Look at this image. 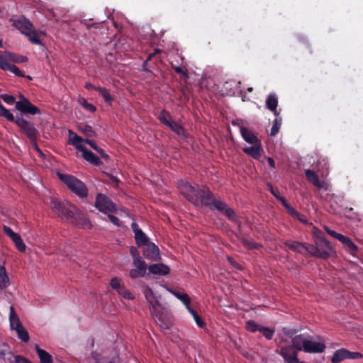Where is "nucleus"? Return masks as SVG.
<instances>
[{
    "label": "nucleus",
    "instance_id": "nucleus-1",
    "mask_svg": "<svg viewBox=\"0 0 363 363\" xmlns=\"http://www.w3.org/2000/svg\"><path fill=\"white\" fill-rule=\"evenodd\" d=\"M179 188L182 194L194 205L216 209L229 219L235 218V211L229 208L224 201L216 199L208 186H199V185L195 186L189 182H182Z\"/></svg>",
    "mask_w": 363,
    "mask_h": 363
},
{
    "label": "nucleus",
    "instance_id": "nucleus-2",
    "mask_svg": "<svg viewBox=\"0 0 363 363\" xmlns=\"http://www.w3.org/2000/svg\"><path fill=\"white\" fill-rule=\"evenodd\" d=\"M50 206L55 214L65 219L72 225L82 228L90 226V223L86 216L74 205L52 198Z\"/></svg>",
    "mask_w": 363,
    "mask_h": 363
},
{
    "label": "nucleus",
    "instance_id": "nucleus-3",
    "mask_svg": "<svg viewBox=\"0 0 363 363\" xmlns=\"http://www.w3.org/2000/svg\"><path fill=\"white\" fill-rule=\"evenodd\" d=\"M0 116L4 117L9 122L15 123L19 128L20 130L26 135L30 143L35 147L36 150L40 151L36 143L39 133L35 127L34 123L25 119L21 114H17L14 116L9 110L4 106H0Z\"/></svg>",
    "mask_w": 363,
    "mask_h": 363
},
{
    "label": "nucleus",
    "instance_id": "nucleus-4",
    "mask_svg": "<svg viewBox=\"0 0 363 363\" xmlns=\"http://www.w3.org/2000/svg\"><path fill=\"white\" fill-rule=\"evenodd\" d=\"M13 26L20 32L28 37V40L35 45H40L41 41L37 31L34 29L33 23L24 16L13 18Z\"/></svg>",
    "mask_w": 363,
    "mask_h": 363
},
{
    "label": "nucleus",
    "instance_id": "nucleus-5",
    "mask_svg": "<svg viewBox=\"0 0 363 363\" xmlns=\"http://www.w3.org/2000/svg\"><path fill=\"white\" fill-rule=\"evenodd\" d=\"M57 177L67 188L80 198H85L88 195V189L86 184L77 177L67 174L57 172Z\"/></svg>",
    "mask_w": 363,
    "mask_h": 363
},
{
    "label": "nucleus",
    "instance_id": "nucleus-6",
    "mask_svg": "<svg viewBox=\"0 0 363 363\" xmlns=\"http://www.w3.org/2000/svg\"><path fill=\"white\" fill-rule=\"evenodd\" d=\"M150 311L155 322L162 330L170 329L173 325V320L167 311L157 307Z\"/></svg>",
    "mask_w": 363,
    "mask_h": 363
},
{
    "label": "nucleus",
    "instance_id": "nucleus-7",
    "mask_svg": "<svg viewBox=\"0 0 363 363\" xmlns=\"http://www.w3.org/2000/svg\"><path fill=\"white\" fill-rule=\"evenodd\" d=\"M21 100L16 102L15 108L21 112L20 114L27 115H36L40 114V109L36 106L33 105L28 99L25 98L23 95L20 96Z\"/></svg>",
    "mask_w": 363,
    "mask_h": 363
},
{
    "label": "nucleus",
    "instance_id": "nucleus-8",
    "mask_svg": "<svg viewBox=\"0 0 363 363\" xmlns=\"http://www.w3.org/2000/svg\"><path fill=\"white\" fill-rule=\"evenodd\" d=\"M95 207L104 213H114L116 211L115 204L104 194H98L96 198Z\"/></svg>",
    "mask_w": 363,
    "mask_h": 363
},
{
    "label": "nucleus",
    "instance_id": "nucleus-9",
    "mask_svg": "<svg viewBox=\"0 0 363 363\" xmlns=\"http://www.w3.org/2000/svg\"><path fill=\"white\" fill-rule=\"evenodd\" d=\"M278 353L283 357L284 363H296L298 359V352L291 345L281 347Z\"/></svg>",
    "mask_w": 363,
    "mask_h": 363
},
{
    "label": "nucleus",
    "instance_id": "nucleus-10",
    "mask_svg": "<svg viewBox=\"0 0 363 363\" xmlns=\"http://www.w3.org/2000/svg\"><path fill=\"white\" fill-rule=\"evenodd\" d=\"M4 233L13 240V242L15 243L16 248L20 252H25L26 245L24 244L23 240L18 233H15L9 226H4Z\"/></svg>",
    "mask_w": 363,
    "mask_h": 363
},
{
    "label": "nucleus",
    "instance_id": "nucleus-11",
    "mask_svg": "<svg viewBox=\"0 0 363 363\" xmlns=\"http://www.w3.org/2000/svg\"><path fill=\"white\" fill-rule=\"evenodd\" d=\"M143 248V256L152 261H157L160 259V250L157 245L152 242H148L145 245Z\"/></svg>",
    "mask_w": 363,
    "mask_h": 363
},
{
    "label": "nucleus",
    "instance_id": "nucleus-12",
    "mask_svg": "<svg viewBox=\"0 0 363 363\" xmlns=\"http://www.w3.org/2000/svg\"><path fill=\"white\" fill-rule=\"evenodd\" d=\"M308 252L311 256L315 257L318 258L327 259L329 258V254L328 253L327 249H320L318 246L315 244L309 245L306 243V248H304V252Z\"/></svg>",
    "mask_w": 363,
    "mask_h": 363
},
{
    "label": "nucleus",
    "instance_id": "nucleus-13",
    "mask_svg": "<svg viewBox=\"0 0 363 363\" xmlns=\"http://www.w3.org/2000/svg\"><path fill=\"white\" fill-rule=\"evenodd\" d=\"M305 352L308 353H322L325 351L326 346L323 342H316L308 338L306 342Z\"/></svg>",
    "mask_w": 363,
    "mask_h": 363
},
{
    "label": "nucleus",
    "instance_id": "nucleus-14",
    "mask_svg": "<svg viewBox=\"0 0 363 363\" xmlns=\"http://www.w3.org/2000/svg\"><path fill=\"white\" fill-rule=\"evenodd\" d=\"M16 355L10 350L9 345L0 340V358L4 360V363H12Z\"/></svg>",
    "mask_w": 363,
    "mask_h": 363
},
{
    "label": "nucleus",
    "instance_id": "nucleus-15",
    "mask_svg": "<svg viewBox=\"0 0 363 363\" xmlns=\"http://www.w3.org/2000/svg\"><path fill=\"white\" fill-rule=\"evenodd\" d=\"M240 134L243 140L249 144L254 145L261 143L254 133L244 126H240Z\"/></svg>",
    "mask_w": 363,
    "mask_h": 363
},
{
    "label": "nucleus",
    "instance_id": "nucleus-16",
    "mask_svg": "<svg viewBox=\"0 0 363 363\" xmlns=\"http://www.w3.org/2000/svg\"><path fill=\"white\" fill-rule=\"evenodd\" d=\"M308 340V337L304 334L295 335L292 338V347H294L297 352L305 351L306 343Z\"/></svg>",
    "mask_w": 363,
    "mask_h": 363
},
{
    "label": "nucleus",
    "instance_id": "nucleus-17",
    "mask_svg": "<svg viewBox=\"0 0 363 363\" xmlns=\"http://www.w3.org/2000/svg\"><path fill=\"white\" fill-rule=\"evenodd\" d=\"M242 152L255 160H259L262 155L261 143L254 144L251 147H243Z\"/></svg>",
    "mask_w": 363,
    "mask_h": 363
},
{
    "label": "nucleus",
    "instance_id": "nucleus-18",
    "mask_svg": "<svg viewBox=\"0 0 363 363\" xmlns=\"http://www.w3.org/2000/svg\"><path fill=\"white\" fill-rule=\"evenodd\" d=\"M144 295L148 303L150 311L157 308V306H160L159 301L156 298L153 291L149 286H147L145 289Z\"/></svg>",
    "mask_w": 363,
    "mask_h": 363
},
{
    "label": "nucleus",
    "instance_id": "nucleus-19",
    "mask_svg": "<svg viewBox=\"0 0 363 363\" xmlns=\"http://www.w3.org/2000/svg\"><path fill=\"white\" fill-rule=\"evenodd\" d=\"M150 273L156 275L164 276L169 273V267L162 263L153 264L148 267Z\"/></svg>",
    "mask_w": 363,
    "mask_h": 363
},
{
    "label": "nucleus",
    "instance_id": "nucleus-20",
    "mask_svg": "<svg viewBox=\"0 0 363 363\" xmlns=\"http://www.w3.org/2000/svg\"><path fill=\"white\" fill-rule=\"evenodd\" d=\"M81 152H82L83 158L90 164L96 167L101 166L103 164L100 158L86 147L83 149Z\"/></svg>",
    "mask_w": 363,
    "mask_h": 363
},
{
    "label": "nucleus",
    "instance_id": "nucleus-21",
    "mask_svg": "<svg viewBox=\"0 0 363 363\" xmlns=\"http://www.w3.org/2000/svg\"><path fill=\"white\" fill-rule=\"evenodd\" d=\"M4 61L11 62L15 63H23L28 61V57L22 55H19L11 52H4Z\"/></svg>",
    "mask_w": 363,
    "mask_h": 363
},
{
    "label": "nucleus",
    "instance_id": "nucleus-22",
    "mask_svg": "<svg viewBox=\"0 0 363 363\" xmlns=\"http://www.w3.org/2000/svg\"><path fill=\"white\" fill-rule=\"evenodd\" d=\"M9 310V323L11 329L16 330V328L23 326L18 315L15 311L14 307L13 306H11Z\"/></svg>",
    "mask_w": 363,
    "mask_h": 363
},
{
    "label": "nucleus",
    "instance_id": "nucleus-23",
    "mask_svg": "<svg viewBox=\"0 0 363 363\" xmlns=\"http://www.w3.org/2000/svg\"><path fill=\"white\" fill-rule=\"evenodd\" d=\"M305 175L308 181L312 183L315 187L322 189L323 187V183L320 181L318 174L311 169H306L305 171Z\"/></svg>",
    "mask_w": 363,
    "mask_h": 363
},
{
    "label": "nucleus",
    "instance_id": "nucleus-24",
    "mask_svg": "<svg viewBox=\"0 0 363 363\" xmlns=\"http://www.w3.org/2000/svg\"><path fill=\"white\" fill-rule=\"evenodd\" d=\"M69 140L71 144L76 147L79 151H82L86 147L82 144L85 142L80 136L74 133L72 130H69Z\"/></svg>",
    "mask_w": 363,
    "mask_h": 363
},
{
    "label": "nucleus",
    "instance_id": "nucleus-25",
    "mask_svg": "<svg viewBox=\"0 0 363 363\" xmlns=\"http://www.w3.org/2000/svg\"><path fill=\"white\" fill-rule=\"evenodd\" d=\"M266 106L269 110L274 113V115H279V113L277 110L278 106V99L275 94H270L268 96L266 100Z\"/></svg>",
    "mask_w": 363,
    "mask_h": 363
},
{
    "label": "nucleus",
    "instance_id": "nucleus-26",
    "mask_svg": "<svg viewBox=\"0 0 363 363\" xmlns=\"http://www.w3.org/2000/svg\"><path fill=\"white\" fill-rule=\"evenodd\" d=\"M0 68L3 70H8L13 73L15 75L21 77H23L24 74L23 72L14 65H12L8 62L1 61Z\"/></svg>",
    "mask_w": 363,
    "mask_h": 363
},
{
    "label": "nucleus",
    "instance_id": "nucleus-27",
    "mask_svg": "<svg viewBox=\"0 0 363 363\" xmlns=\"http://www.w3.org/2000/svg\"><path fill=\"white\" fill-rule=\"evenodd\" d=\"M284 245L288 247L290 250L298 252L300 254L304 253V248H306L305 242H300L298 241L287 240L284 242Z\"/></svg>",
    "mask_w": 363,
    "mask_h": 363
},
{
    "label": "nucleus",
    "instance_id": "nucleus-28",
    "mask_svg": "<svg viewBox=\"0 0 363 363\" xmlns=\"http://www.w3.org/2000/svg\"><path fill=\"white\" fill-rule=\"evenodd\" d=\"M35 351L41 363H52V355L45 350L41 349L38 345H35Z\"/></svg>",
    "mask_w": 363,
    "mask_h": 363
},
{
    "label": "nucleus",
    "instance_id": "nucleus-29",
    "mask_svg": "<svg viewBox=\"0 0 363 363\" xmlns=\"http://www.w3.org/2000/svg\"><path fill=\"white\" fill-rule=\"evenodd\" d=\"M172 131H174L178 135H181L185 138L188 137L184 128L179 123L172 121L168 126Z\"/></svg>",
    "mask_w": 363,
    "mask_h": 363
},
{
    "label": "nucleus",
    "instance_id": "nucleus-30",
    "mask_svg": "<svg viewBox=\"0 0 363 363\" xmlns=\"http://www.w3.org/2000/svg\"><path fill=\"white\" fill-rule=\"evenodd\" d=\"M346 353L347 350L344 348L336 350L331 358V362L333 363H339L344 359H347V355Z\"/></svg>",
    "mask_w": 363,
    "mask_h": 363
},
{
    "label": "nucleus",
    "instance_id": "nucleus-31",
    "mask_svg": "<svg viewBox=\"0 0 363 363\" xmlns=\"http://www.w3.org/2000/svg\"><path fill=\"white\" fill-rule=\"evenodd\" d=\"M315 244L319 247L320 249H327L329 257L330 256L333 247L330 242L325 238H318Z\"/></svg>",
    "mask_w": 363,
    "mask_h": 363
},
{
    "label": "nucleus",
    "instance_id": "nucleus-32",
    "mask_svg": "<svg viewBox=\"0 0 363 363\" xmlns=\"http://www.w3.org/2000/svg\"><path fill=\"white\" fill-rule=\"evenodd\" d=\"M344 239L338 240L340 241L347 250L351 253L354 254L357 251V246L351 240V239L347 236L343 235Z\"/></svg>",
    "mask_w": 363,
    "mask_h": 363
},
{
    "label": "nucleus",
    "instance_id": "nucleus-33",
    "mask_svg": "<svg viewBox=\"0 0 363 363\" xmlns=\"http://www.w3.org/2000/svg\"><path fill=\"white\" fill-rule=\"evenodd\" d=\"M85 143L90 145L91 148H93L94 150H96L102 158L108 160L109 158L108 155L104 152L103 149L99 147L96 143L94 140L86 139Z\"/></svg>",
    "mask_w": 363,
    "mask_h": 363
},
{
    "label": "nucleus",
    "instance_id": "nucleus-34",
    "mask_svg": "<svg viewBox=\"0 0 363 363\" xmlns=\"http://www.w3.org/2000/svg\"><path fill=\"white\" fill-rule=\"evenodd\" d=\"M9 284V278L6 272L5 267H0V289H3L8 286Z\"/></svg>",
    "mask_w": 363,
    "mask_h": 363
},
{
    "label": "nucleus",
    "instance_id": "nucleus-35",
    "mask_svg": "<svg viewBox=\"0 0 363 363\" xmlns=\"http://www.w3.org/2000/svg\"><path fill=\"white\" fill-rule=\"evenodd\" d=\"M135 239L137 245L140 247L148 243V238L143 230H138L135 233Z\"/></svg>",
    "mask_w": 363,
    "mask_h": 363
},
{
    "label": "nucleus",
    "instance_id": "nucleus-36",
    "mask_svg": "<svg viewBox=\"0 0 363 363\" xmlns=\"http://www.w3.org/2000/svg\"><path fill=\"white\" fill-rule=\"evenodd\" d=\"M97 91H99V94L104 98L106 104H107L109 106L112 105V103L113 101V97L109 94V92L106 88L101 86L100 88H97Z\"/></svg>",
    "mask_w": 363,
    "mask_h": 363
},
{
    "label": "nucleus",
    "instance_id": "nucleus-37",
    "mask_svg": "<svg viewBox=\"0 0 363 363\" xmlns=\"http://www.w3.org/2000/svg\"><path fill=\"white\" fill-rule=\"evenodd\" d=\"M172 294L184 303L186 309L191 308V299L186 294H182L178 291H172Z\"/></svg>",
    "mask_w": 363,
    "mask_h": 363
},
{
    "label": "nucleus",
    "instance_id": "nucleus-38",
    "mask_svg": "<svg viewBox=\"0 0 363 363\" xmlns=\"http://www.w3.org/2000/svg\"><path fill=\"white\" fill-rule=\"evenodd\" d=\"M172 118L169 112H168L167 110L165 109H162L158 116H157V118L158 120L163 124H164L165 125L168 126V125H169V123L172 122L169 121V119Z\"/></svg>",
    "mask_w": 363,
    "mask_h": 363
},
{
    "label": "nucleus",
    "instance_id": "nucleus-39",
    "mask_svg": "<svg viewBox=\"0 0 363 363\" xmlns=\"http://www.w3.org/2000/svg\"><path fill=\"white\" fill-rule=\"evenodd\" d=\"M188 311L192 315L196 325L201 328H203L206 326V323L201 318V317L197 313V312L194 310L191 307L187 309Z\"/></svg>",
    "mask_w": 363,
    "mask_h": 363
},
{
    "label": "nucleus",
    "instance_id": "nucleus-40",
    "mask_svg": "<svg viewBox=\"0 0 363 363\" xmlns=\"http://www.w3.org/2000/svg\"><path fill=\"white\" fill-rule=\"evenodd\" d=\"M262 325L257 324L255 321L252 320H250L245 323V328L247 331L250 333H255L257 331L260 332Z\"/></svg>",
    "mask_w": 363,
    "mask_h": 363
},
{
    "label": "nucleus",
    "instance_id": "nucleus-41",
    "mask_svg": "<svg viewBox=\"0 0 363 363\" xmlns=\"http://www.w3.org/2000/svg\"><path fill=\"white\" fill-rule=\"evenodd\" d=\"M17 333L18 337L23 342H27L29 340V334L23 326L15 330Z\"/></svg>",
    "mask_w": 363,
    "mask_h": 363
},
{
    "label": "nucleus",
    "instance_id": "nucleus-42",
    "mask_svg": "<svg viewBox=\"0 0 363 363\" xmlns=\"http://www.w3.org/2000/svg\"><path fill=\"white\" fill-rule=\"evenodd\" d=\"M133 264H134V266L137 269H140L141 271H143V273H146V269H147V268L148 269V267H147V264L141 258V257H139V258H137V259H133Z\"/></svg>",
    "mask_w": 363,
    "mask_h": 363
},
{
    "label": "nucleus",
    "instance_id": "nucleus-43",
    "mask_svg": "<svg viewBox=\"0 0 363 363\" xmlns=\"http://www.w3.org/2000/svg\"><path fill=\"white\" fill-rule=\"evenodd\" d=\"M281 125V118H277L274 119L273 122V125L272 127L271 131H270V136H275L278 132L279 131L280 127Z\"/></svg>",
    "mask_w": 363,
    "mask_h": 363
},
{
    "label": "nucleus",
    "instance_id": "nucleus-44",
    "mask_svg": "<svg viewBox=\"0 0 363 363\" xmlns=\"http://www.w3.org/2000/svg\"><path fill=\"white\" fill-rule=\"evenodd\" d=\"M171 65L172 69L177 72V74H181L186 78L189 77L187 69L185 68H183L181 65H179L178 63L175 64L174 62H171Z\"/></svg>",
    "mask_w": 363,
    "mask_h": 363
},
{
    "label": "nucleus",
    "instance_id": "nucleus-45",
    "mask_svg": "<svg viewBox=\"0 0 363 363\" xmlns=\"http://www.w3.org/2000/svg\"><path fill=\"white\" fill-rule=\"evenodd\" d=\"M161 52V50L159 49H156L153 52L148 55L147 60L143 64V70L145 72H150V70L147 68V62L150 61L153 57H155L156 55Z\"/></svg>",
    "mask_w": 363,
    "mask_h": 363
},
{
    "label": "nucleus",
    "instance_id": "nucleus-46",
    "mask_svg": "<svg viewBox=\"0 0 363 363\" xmlns=\"http://www.w3.org/2000/svg\"><path fill=\"white\" fill-rule=\"evenodd\" d=\"M260 333H262L267 340H272L275 333V330L274 329L262 326Z\"/></svg>",
    "mask_w": 363,
    "mask_h": 363
},
{
    "label": "nucleus",
    "instance_id": "nucleus-47",
    "mask_svg": "<svg viewBox=\"0 0 363 363\" xmlns=\"http://www.w3.org/2000/svg\"><path fill=\"white\" fill-rule=\"evenodd\" d=\"M111 286L115 289L117 292L120 291V289L124 286V285L122 284V281L121 279L118 277H114L111 280L110 283Z\"/></svg>",
    "mask_w": 363,
    "mask_h": 363
},
{
    "label": "nucleus",
    "instance_id": "nucleus-48",
    "mask_svg": "<svg viewBox=\"0 0 363 363\" xmlns=\"http://www.w3.org/2000/svg\"><path fill=\"white\" fill-rule=\"evenodd\" d=\"M117 293L125 299L132 300L134 298L133 295L125 286H123Z\"/></svg>",
    "mask_w": 363,
    "mask_h": 363
},
{
    "label": "nucleus",
    "instance_id": "nucleus-49",
    "mask_svg": "<svg viewBox=\"0 0 363 363\" xmlns=\"http://www.w3.org/2000/svg\"><path fill=\"white\" fill-rule=\"evenodd\" d=\"M242 242L245 246H247L250 250H257L262 247L261 245L247 239H243Z\"/></svg>",
    "mask_w": 363,
    "mask_h": 363
},
{
    "label": "nucleus",
    "instance_id": "nucleus-50",
    "mask_svg": "<svg viewBox=\"0 0 363 363\" xmlns=\"http://www.w3.org/2000/svg\"><path fill=\"white\" fill-rule=\"evenodd\" d=\"M281 333L284 335L293 338L296 335L297 330L294 328H283L281 330Z\"/></svg>",
    "mask_w": 363,
    "mask_h": 363
},
{
    "label": "nucleus",
    "instance_id": "nucleus-51",
    "mask_svg": "<svg viewBox=\"0 0 363 363\" xmlns=\"http://www.w3.org/2000/svg\"><path fill=\"white\" fill-rule=\"evenodd\" d=\"M324 229L330 235H331L334 238L337 240L344 239L343 235L338 233L333 230L330 229L328 226H325Z\"/></svg>",
    "mask_w": 363,
    "mask_h": 363
},
{
    "label": "nucleus",
    "instance_id": "nucleus-52",
    "mask_svg": "<svg viewBox=\"0 0 363 363\" xmlns=\"http://www.w3.org/2000/svg\"><path fill=\"white\" fill-rule=\"evenodd\" d=\"M0 98L7 104L11 105L15 103L16 99L12 95L9 94H1Z\"/></svg>",
    "mask_w": 363,
    "mask_h": 363
},
{
    "label": "nucleus",
    "instance_id": "nucleus-53",
    "mask_svg": "<svg viewBox=\"0 0 363 363\" xmlns=\"http://www.w3.org/2000/svg\"><path fill=\"white\" fill-rule=\"evenodd\" d=\"M145 275V273H143V271L138 269H133L130 271V277L133 279L143 277Z\"/></svg>",
    "mask_w": 363,
    "mask_h": 363
},
{
    "label": "nucleus",
    "instance_id": "nucleus-54",
    "mask_svg": "<svg viewBox=\"0 0 363 363\" xmlns=\"http://www.w3.org/2000/svg\"><path fill=\"white\" fill-rule=\"evenodd\" d=\"M82 131L84 134L88 137H94L95 136V132L93 130L92 127L89 125H85L82 128Z\"/></svg>",
    "mask_w": 363,
    "mask_h": 363
},
{
    "label": "nucleus",
    "instance_id": "nucleus-55",
    "mask_svg": "<svg viewBox=\"0 0 363 363\" xmlns=\"http://www.w3.org/2000/svg\"><path fill=\"white\" fill-rule=\"evenodd\" d=\"M347 359H359V358H362L363 357V355L362 354V353L360 352H350L349 350H347Z\"/></svg>",
    "mask_w": 363,
    "mask_h": 363
},
{
    "label": "nucleus",
    "instance_id": "nucleus-56",
    "mask_svg": "<svg viewBox=\"0 0 363 363\" xmlns=\"http://www.w3.org/2000/svg\"><path fill=\"white\" fill-rule=\"evenodd\" d=\"M12 362V363H32L28 359L21 355H16Z\"/></svg>",
    "mask_w": 363,
    "mask_h": 363
},
{
    "label": "nucleus",
    "instance_id": "nucleus-57",
    "mask_svg": "<svg viewBox=\"0 0 363 363\" xmlns=\"http://www.w3.org/2000/svg\"><path fill=\"white\" fill-rule=\"evenodd\" d=\"M82 105L85 109H86L92 113L94 112L96 109V107L93 104L87 102L85 99H83V101L82 102Z\"/></svg>",
    "mask_w": 363,
    "mask_h": 363
},
{
    "label": "nucleus",
    "instance_id": "nucleus-58",
    "mask_svg": "<svg viewBox=\"0 0 363 363\" xmlns=\"http://www.w3.org/2000/svg\"><path fill=\"white\" fill-rule=\"evenodd\" d=\"M328 162L326 159H322L321 160H318L317 162V165H316V167L318 168V170H320V167L322 169H328Z\"/></svg>",
    "mask_w": 363,
    "mask_h": 363
},
{
    "label": "nucleus",
    "instance_id": "nucleus-59",
    "mask_svg": "<svg viewBox=\"0 0 363 363\" xmlns=\"http://www.w3.org/2000/svg\"><path fill=\"white\" fill-rule=\"evenodd\" d=\"M286 210L291 216L296 218H299L301 214L295 208L289 206V208H286Z\"/></svg>",
    "mask_w": 363,
    "mask_h": 363
},
{
    "label": "nucleus",
    "instance_id": "nucleus-60",
    "mask_svg": "<svg viewBox=\"0 0 363 363\" xmlns=\"http://www.w3.org/2000/svg\"><path fill=\"white\" fill-rule=\"evenodd\" d=\"M267 186H268V189L269 190V191L271 192V194L274 196L276 197L277 199L279 198V189H274L273 187V186L271 184H267Z\"/></svg>",
    "mask_w": 363,
    "mask_h": 363
},
{
    "label": "nucleus",
    "instance_id": "nucleus-61",
    "mask_svg": "<svg viewBox=\"0 0 363 363\" xmlns=\"http://www.w3.org/2000/svg\"><path fill=\"white\" fill-rule=\"evenodd\" d=\"M130 253L133 257V259L140 257V253L135 247H130Z\"/></svg>",
    "mask_w": 363,
    "mask_h": 363
},
{
    "label": "nucleus",
    "instance_id": "nucleus-62",
    "mask_svg": "<svg viewBox=\"0 0 363 363\" xmlns=\"http://www.w3.org/2000/svg\"><path fill=\"white\" fill-rule=\"evenodd\" d=\"M108 218L110 222H111L115 225H117V226L120 225L119 219L116 216L109 214L108 216Z\"/></svg>",
    "mask_w": 363,
    "mask_h": 363
},
{
    "label": "nucleus",
    "instance_id": "nucleus-63",
    "mask_svg": "<svg viewBox=\"0 0 363 363\" xmlns=\"http://www.w3.org/2000/svg\"><path fill=\"white\" fill-rule=\"evenodd\" d=\"M279 201H281V204L286 208H289V206H290L289 204V203L287 202V201L285 199V198L279 196V198L277 199Z\"/></svg>",
    "mask_w": 363,
    "mask_h": 363
},
{
    "label": "nucleus",
    "instance_id": "nucleus-64",
    "mask_svg": "<svg viewBox=\"0 0 363 363\" xmlns=\"http://www.w3.org/2000/svg\"><path fill=\"white\" fill-rule=\"evenodd\" d=\"M84 87L87 90H92L93 89V90L97 91V88H100L101 86H96L93 85L91 83H86L85 84Z\"/></svg>",
    "mask_w": 363,
    "mask_h": 363
}]
</instances>
